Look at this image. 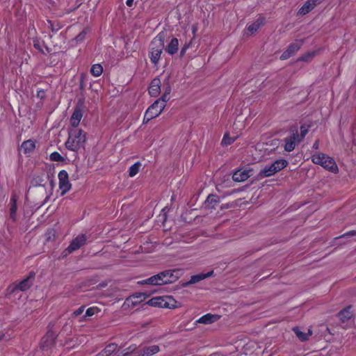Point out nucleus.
Masks as SVG:
<instances>
[{
	"instance_id": "f257e3e1",
	"label": "nucleus",
	"mask_w": 356,
	"mask_h": 356,
	"mask_svg": "<svg viewBox=\"0 0 356 356\" xmlns=\"http://www.w3.org/2000/svg\"><path fill=\"white\" fill-rule=\"evenodd\" d=\"M170 88L168 85L164 89V93L161 99L153 103L146 111L144 121L148 122L150 120L159 116L165 106V103L169 100V95L170 93Z\"/></svg>"
},
{
	"instance_id": "f03ea898",
	"label": "nucleus",
	"mask_w": 356,
	"mask_h": 356,
	"mask_svg": "<svg viewBox=\"0 0 356 356\" xmlns=\"http://www.w3.org/2000/svg\"><path fill=\"white\" fill-rule=\"evenodd\" d=\"M86 141V134L81 129H74L69 132V137L65 142L67 149L78 152L83 148Z\"/></svg>"
},
{
	"instance_id": "7ed1b4c3",
	"label": "nucleus",
	"mask_w": 356,
	"mask_h": 356,
	"mask_svg": "<svg viewBox=\"0 0 356 356\" xmlns=\"http://www.w3.org/2000/svg\"><path fill=\"white\" fill-rule=\"evenodd\" d=\"M314 163L321 165L325 169L332 172H337L338 167L334 159L323 153H317L312 156Z\"/></svg>"
},
{
	"instance_id": "20e7f679",
	"label": "nucleus",
	"mask_w": 356,
	"mask_h": 356,
	"mask_svg": "<svg viewBox=\"0 0 356 356\" xmlns=\"http://www.w3.org/2000/svg\"><path fill=\"white\" fill-rule=\"evenodd\" d=\"M147 304L160 308L175 309L177 307V302L170 296L154 297L149 299Z\"/></svg>"
},
{
	"instance_id": "39448f33",
	"label": "nucleus",
	"mask_w": 356,
	"mask_h": 356,
	"mask_svg": "<svg viewBox=\"0 0 356 356\" xmlns=\"http://www.w3.org/2000/svg\"><path fill=\"white\" fill-rule=\"evenodd\" d=\"M163 47L164 40L162 36H156L151 42L149 58L154 64H156L159 60Z\"/></svg>"
},
{
	"instance_id": "423d86ee",
	"label": "nucleus",
	"mask_w": 356,
	"mask_h": 356,
	"mask_svg": "<svg viewBox=\"0 0 356 356\" xmlns=\"http://www.w3.org/2000/svg\"><path fill=\"white\" fill-rule=\"evenodd\" d=\"M136 346H131L128 350L124 353V356H152L159 351V347L157 345H152L144 347L140 351L135 352Z\"/></svg>"
},
{
	"instance_id": "0eeeda50",
	"label": "nucleus",
	"mask_w": 356,
	"mask_h": 356,
	"mask_svg": "<svg viewBox=\"0 0 356 356\" xmlns=\"http://www.w3.org/2000/svg\"><path fill=\"white\" fill-rule=\"evenodd\" d=\"M287 161L284 159L277 160L270 166H266L264 168H263L260 171L259 175L262 177H268L273 175L277 172L284 168L287 165Z\"/></svg>"
},
{
	"instance_id": "6e6552de",
	"label": "nucleus",
	"mask_w": 356,
	"mask_h": 356,
	"mask_svg": "<svg viewBox=\"0 0 356 356\" xmlns=\"http://www.w3.org/2000/svg\"><path fill=\"white\" fill-rule=\"evenodd\" d=\"M58 187L60 191V195H65L72 188V184L69 180V175L66 170H63L58 172Z\"/></svg>"
},
{
	"instance_id": "1a4fd4ad",
	"label": "nucleus",
	"mask_w": 356,
	"mask_h": 356,
	"mask_svg": "<svg viewBox=\"0 0 356 356\" xmlns=\"http://www.w3.org/2000/svg\"><path fill=\"white\" fill-rule=\"evenodd\" d=\"M181 275L179 269L168 270L160 273L163 284L175 282Z\"/></svg>"
},
{
	"instance_id": "9d476101",
	"label": "nucleus",
	"mask_w": 356,
	"mask_h": 356,
	"mask_svg": "<svg viewBox=\"0 0 356 356\" xmlns=\"http://www.w3.org/2000/svg\"><path fill=\"white\" fill-rule=\"evenodd\" d=\"M302 45V40H296L294 42H292L289 44L286 50L282 53L280 56V59L284 60L289 58L300 49Z\"/></svg>"
},
{
	"instance_id": "9b49d317",
	"label": "nucleus",
	"mask_w": 356,
	"mask_h": 356,
	"mask_svg": "<svg viewBox=\"0 0 356 356\" xmlns=\"http://www.w3.org/2000/svg\"><path fill=\"white\" fill-rule=\"evenodd\" d=\"M298 131H293L289 136L286 137L284 145V149L286 152H291L295 149L296 144L297 143H300V141L298 140Z\"/></svg>"
},
{
	"instance_id": "f8f14e48",
	"label": "nucleus",
	"mask_w": 356,
	"mask_h": 356,
	"mask_svg": "<svg viewBox=\"0 0 356 356\" xmlns=\"http://www.w3.org/2000/svg\"><path fill=\"white\" fill-rule=\"evenodd\" d=\"M147 296L145 293H138L133 295L126 299L124 305L128 307H134L140 302L145 300Z\"/></svg>"
},
{
	"instance_id": "ddd939ff",
	"label": "nucleus",
	"mask_w": 356,
	"mask_h": 356,
	"mask_svg": "<svg viewBox=\"0 0 356 356\" xmlns=\"http://www.w3.org/2000/svg\"><path fill=\"white\" fill-rule=\"evenodd\" d=\"M321 2V0H307L299 9L298 13L305 15L312 10L317 5L320 4Z\"/></svg>"
},
{
	"instance_id": "4468645a",
	"label": "nucleus",
	"mask_w": 356,
	"mask_h": 356,
	"mask_svg": "<svg viewBox=\"0 0 356 356\" xmlns=\"http://www.w3.org/2000/svg\"><path fill=\"white\" fill-rule=\"evenodd\" d=\"M86 241V236L83 234L79 235L76 236L70 243V245L68 246L67 250L69 252H72L77 249H79L80 247L83 245Z\"/></svg>"
},
{
	"instance_id": "2eb2a0df",
	"label": "nucleus",
	"mask_w": 356,
	"mask_h": 356,
	"mask_svg": "<svg viewBox=\"0 0 356 356\" xmlns=\"http://www.w3.org/2000/svg\"><path fill=\"white\" fill-rule=\"evenodd\" d=\"M220 318V315L207 314L201 316L198 319H197L195 323V324L202 323V324H205V325H209V324H211V323L216 322Z\"/></svg>"
},
{
	"instance_id": "dca6fc26",
	"label": "nucleus",
	"mask_w": 356,
	"mask_h": 356,
	"mask_svg": "<svg viewBox=\"0 0 356 356\" xmlns=\"http://www.w3.org/2000/svg\"><path fill=\"white\" fill-rule=\"evenodd\" d=\"M251 175V170H239L233 174L232 179L235 181L241 182L248 179Z\"/></svg>"
},
{
	"instance_id": "f3484780",
	"label": "nucleus",
	"mask_w": 356,
	"mask_h": 356,
	"mask_svg": "<svg viewBox=\"0 0 356 356\" xmlns=\"http://www.w3.org/2000/svg\"><path fill=\"white\" fill-rule=\"evenodd\" d=\"M161 80L158 78L154 79L149 88V93L152 97H157L161 93Z\"/></svg>"
},
{
	"instance_id": "a211bd4d",
	"label": "nucleus",
	"mask_w": 356,
	"mask_h": 356,
	"mask_svg": "<svg viewBox=\"0 0 356 356\" xmlns=\"http://www.w3.org/2000/svg\"><path fill=\"white\" fill-rule=\"evenodd\" d=\"M213 271L211 270L207 273H200L197 275H193L191 277L190 280L186 285L196 284L206 278L211 277L213 275Z\"/></svg>"
},
{
	"instance_id": "6ab92c4d",
	"label": "nucleus",
	"mask_w": 356,
	"mask_h": 356,
	"mask_svg": "<svg viewBox=\"0 0 356 356\" xmlns=\"http://www.w3.org/2000/svg\"><path fill=\"white\" fill-rule=\"evenodd\" d=\"M82 117L83 113L81 110L79 108H75L70 118V124L73 127H76L79 125Z\"/></svg>"
},
{
	"instance_id": "aec40b11",
	"label": "nucleus",
	"mask_w": 356,
	"mask_h": 356,
	"mask_svg": "<svg viewBox=\"0 0 356 356\" xmlns=\"http://www.w3.org/2000/svg\"><path fill=\"white\" fill-rule=\"evenodd\" d=\"M338 316L341 322L344 323L350 320L353 317V312L351 311V306H348L341 310Z\"/></svg>"
},
{
	"instance_id": "412c9836",
	"label": "nucleus",
	"mask_w": 356,
	"mask_h": 356,
	"mask_svg": "<svg viewBox=\"0 0 356 356\" xmlns=\"http://www.w3.org/2000/svg\"><path fill=\"white\" fill-rule=\"evenodd\" d=\"M56 335L52 332H48L47 334L42 338L41 344L43 347H48L52 345L54 342Z\"/></svg>"
},
{
	"instance_id": "4be33fe9",
	"label": "nucleus",
	"mask_w": 356,
	"mask_h": 356,
	"mask_svg": "<svg viewBox=\"0 0 356 356\" xmlns=\"http://www.w3.org/2000/svg\"><path fill=\"white\" fill-rule=\"evenodd\" d=\"M179 47V40L177 38H172L170 43L168 44L166 47V51L168 54L170 55H173L175 54L178 50Z\"/></svg>"
},
{
	"instance_id": "5701e85b",
	"label": "nucleus",
	"mask_w": 356,
	"mask_h": 356,
	"mask_svg": "<svg viewBox=\"0 0 356 356\" xmlns=\"http://www.w3.org/2000/svg\"><path fill=\"white\" fill-rule=\"evenodd\" d=\"M264 17H259L254 23L249 25L248 27V30L251 33V34H253L257 30L264 25Z\"/></svg>"
},
{
	"instance_id": "b1692460",
	"label": "nucleus",
	"mask_w": 356,
	"mask_h": 356,
	"mask_svg": "<svg viewBox=\"0 0 356 356\" xmlns=\"http://www.w3.org/2000/svg\"><path fill=\"white\" fill-rule=\"evenodd\" d=\"M293 330L296 333L298 339L302 341L307 340L309 339V337H310L312 334V332L311 330H308L307 332H302L298 327H294Z\"/></svg>"
},
{
	"instance_id": "393cba45",
	"label": "nucleus",
	"mask_w": 356,
	"mask_h": 356,
	"mask_svg": "<svg viewBox=\"0 0 356 356\" xmlns=\"http://www.w3.org/2000/svg\"><path fill=\"white\" fill-rule=\"evenodd\" d=\"M35 147V145L34 141L31 140H28L22 143L21 149L24 151L25 154H29L34 150Z\"/></svg>"
},
{
	"instance_id": "a878e982",
	"label": "nucleus",
	"mask_w": 356,
	"mask_h": 356,
	"mask_svg": "<svg viewBox=\"0 0 356 356\" xmlns=\"http://www.w3.org/2000/svg\"><path fill=\"white\" fill-rule=\"evenodd\" d=\"M144 283L149 284L152 285H163V282L160 276V273L153 275L149 278L144 280Z\"/></svg>"
},
{
	"instance_id": "bb28decb",
	"label": "nucleus",
	"mask_w": 356,
	"mask_h": 356,
	"mask_svg": "<svg viewBox=\"0 0 356 356\" xmlns=\"http://www.w3.org/2000/svg\"><path fill=\"white\" fill-rule=\"evenodd\" d=\"M32 284V278L29 277L19 284V285L17 286V289H19L20 291H24L29 289Z\"/></svg>"
},
{
	"instance_id": "cd10ccee",
	"label": "nucleus",
	"mask_w": 356,
	"mask_h": 356,
	"mask_svg": "<svg viewBox=\"0 0 356 356\" xmlns=\"http://www.w3.org/2000/svg\"><path fill=\"white\" fill-rule=\"evenodd\" d=\"M116 348L117 346L115 344H109L97 356H108L116 350Z\"/></svg>"
},
{
	"instance_id": "c85d7f7f",
	"label": "nucleus",
	"mask_w": 356,
	"mask_h": 356,
	"mask_svg": "<svg viewBox=\"0 0 356 356\" xmlns=\"http://www.w3.org/2000/svg\"><path fill=\"white\" fill-rule=\"evenodd\" d=\"M103 72V67L100 64H94L90 68V73L95 77L99 76Z\"/></svg>"
},
{
	"instance_id": "c756f323",
	"label": "nucleus",
	"mask_w": 356,
	"mask_h": 356,
	"mask_svg": "<svg viewBox=\"0 0 356 356\" xmlns=\"http://www.w3.org/2000/svg\"><path fill=\"white\" fill-rule=\"evenodd\" d=\"M140 166L141 163L139 162H136L134 164H133L129 169V175L133 177L136 175H137L140 170Z\"/></svg>"
},
{
	"instance_id": "7c9ffc66",
	"label": "nucleus",
	"mask_w": 356,
	"mask_h": 356,
	"mask_svg": "<svg viewBox=\"0 0 356 356\" xmlns=\"http://www.w3.org/2000/svg\"><path fill=\"white\" fill-rule=\"evenodd\" d=\"M10 203H11V207L10 209V218H13V220H15V216H16L17 209L16 200H15V197H11Z\"/></svg>"
},
{
	"instance_id": "2f4dec72",
	"label": "nucleus",
	"mask_w": 356,
	"mask_h": 356,
	"mask_svg": "<svg viewBox=\"0 0 356 356\" xmlns=\"http://www.w3.org/2000/svg\"><path fill=\"white\" fill-rule=\"evenodd\" d=\"M314 55H315V53L314 51L307 52L305 54L300 56L298 58V60L309 62L314 58Z\"/></svg>"
},
{
	"instance_id": "473e14b6",
	"label": "nucleus",
	"mask_w": 356,
	"mask_h": 356,
	"mask_svg": "<svg viewBox=\"0 0 356 356\" xmlns=\"http://www.w3.org/2000/svg\"><path fill=\"white\" fill-rule=\"evenodd\" d=\"M49 159L54 161H64L65 160V159L57 152H52L49 156Z\"/></svg>"
},
{
	"instance_id": "72a5a7b5",
	"label": "nucleus",
	"mask_w": 356,
	"mask_h": 356,
	"mask_svg": "<svg viewBox=\"0 0 356 356\" xmlns=\"http://www.w3.org/2000/svg\"><path fill=\"white\" fill-rule=\"evenodd\" d=\"M308 133V127L305 125H302L300 127V134H298V140L302 141V140L305 138L306 134Z\"/></svg>"
},
{
	"instance_id": "f704fd0d",
	"label": "nucleus",
	"mask_w": 356,
	"mask_h": 356,
	"mask_svg": "<svg viewBox=\"0 0 356 356\" xmlns=\"http://www.w3.org/2000/svg\"><path fill=\"white\" fill-rule=\"evenodd\" d=\"M99 312V309L95 307H92L88 308L85 314L86 316H92L94 314H97Z\"/></svg>"
},
{
	"instance_id": "c9c22d12",
	"label": "nucleus",
	"mask_w": 356,
	"mask_h": 356,
	"mask_svg": "<svg viewBox=\"0 0 356 356\" xmlns=\"http://www.w3.org/2000/svg\"><path fill=\"white\" fill-rule=\"evenodd\" d=\"M237 136L229 137L227 134H224V145H230L234 142Z\"/></svg>"
},
{
	"instance_id": "e433bc0d",
	"label": "nucleus",
	"mask_w": 356,
	"mask_h": 356,
	"mask_svg": "<svg viewBox=\"0 0 356 356\" xmlns=\"http://www.w3.org/2000/svg\"><path fill=\"white\" fill-rule=\"evenodd\" d=\"M207 204H212V203H218L219 202V200L216 195H209L207 197Z\"/></svg>"
},
{
	"instance_id": "4c0bfd02",
	"label": "nucleus",
	"mask_w": 356,
	"mask_h": 356,
	"mask_svg": "<svg viewBox=\"0 0 356 356\" xmlns=\"http://www.w3.org/2000/svg\"><path fill=\"white\" fill-rule=\"evenodd\" d=\"M84 311V307H81L73 312V315L75 316L81 315Z\"/></svg>"
},
{
	"instance_id": "58836bf2",
	"label": "nucleus",
	"mask_w": 356,
	"mask_h": 356,
	"mask_svg": "<svg viewBox=\"0 0 356 356\" xmlns=\"http://www.w3.org/2000/svg\"><path fill=\"white\" fill-rule=\"evenodd\" d=\"M86 34V33L85 31L81 32L79 35L76 36V41L77 42L82 41L84 39Z\"/></svg>"
},
{
	"instance_id": "ea45409f",
	"label": "nucleus",
	"mask_w": 356,
	"mask_h": 356,
	"mask_svg": "<svg viewBox=\"0 0 356 356\" xmlns=\"http://www.w3.org/2000/svg\"><path fill=\"white\" fill-rule=\"evenodd\" d=\"M190 45H191V43L185 44L184 45V47L181 48V56L184 55V54L186 53L187 49L190 47Z\"/></svg>"
},
{
	"instance_id": "a19ab883",
	"label": "nucleus",
	"mask_w": 356,
	"mask_h": 356,
	"mask_svg": "<svg viewBox=\"0 0 356 356\" xmlns=\"http://www.w3.org/2000/svg\"><path fill=\"white\" fill-rule=\"evenodd\" d=\"M356 235V231H350L348 232L343 235L341 236V237H347V236H353Z\"/></svg>"
},
{
	"instance_id": "79ce46f5",
	"label": "nucleus",
	"mask_w": 356,
	"mask_h": 356,
	"mask_svg": "<svg viewBox=\"0 0 356 356\" xmlns=\"http://www.w3.org/2000/svg\"><path fill=\"white\" fill-rule=\"evenodd\" d=\"M134 0H127L126 4L129 7H131L134 5Z\"/></svg>"
},
{
	"instance_id": "37998d69",
	"label": "nucleus",
	"mask_w": 356,
	"mask_h": 356,
	"mask_svg": "<svg viewBox=\"0 0 356 356\" xmlns=\"http://www.w3.org/2000/svg\"><path fill=\"white\" fill-rule=\"evenodd\" d=\"M313 148L315 149H318V140L315 141V143L313 145Z\"/></svg>"
}]
</instances>
